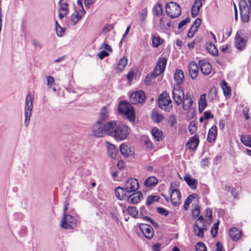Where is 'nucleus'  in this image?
Returning a JSON list of instances; mask_svg holds the SVG:
<instances>
[{
	"label": "nucleus",
	"mask_w": 251,
	"mask_h": 251,
	"mask_svg": "<svg viewBox=\"0 0 251 251\" xmlns=\"http://www.w3.org/2000/svg\"><path fill=\"white\" fill-rule=\"evenodd\" d=\"M111 123L112 128L110 129L109 136L114 137L116 141L126 139L131 131L130 127L115 121H112Z\"/></svg>",
	"instance_id": "nucleus-1"
},
{
	"label": "nucleus",
	"mask_w": 251,
	"mask_h": 251,
	"mask_svg": "<svg viewBox=\"0 0 251 251\" xmlns=\"http://www.w3.org/2000/svg\"><path fill=\"white\" fill-rule=\"evenodd\" d=\"M104 122L98 120L92 127L93 134L97 137H101L104 134L109 136L110 129L112 128V123L111 122L106 124Z\"/></svg>",
	"instance_id": "nucleus-2"
},
{
	"label": "nucleus",
	"mask_w": 251,
	"mask_h": 251,
	"mask_svg": "<svg viewBox=\"0 0 251 251\" xmlns=\"http://www.w3.org/2000/svg\"><path fill=\"white\" fill-rule=\"evenodd\" d=\"M119 112L124 115L130 121L135 120V112L134 108L128 102L125 100L121 101L118 105Z\"/></svg>",
	"instance_id": "nucleus-3"
},
{
	"label": "nucleus",
	"mask_w": 251,
	"mask_h": 251,
	"mask_svg": "<svg viewBox=\"0 0 251 251\" xmlns=\"http://www.w3.org/2000/svg\"><path fill=\"white\" fill-rule=\"evenodd\" d=\"M159 107L167 112H169L172 108V100L169 95L166 91L163 92L158 99Z\"/></svg>",
	"instance_id": "nucleus-4"
},
{
	"label": "nucleus",
	"mask_w": 251,
	"mask_h": 251,
	"mask_svg": "<svg viewBox=\"0 0 251 251\" xmlns=\"http://www.w3.org/2000/svg\"><path fill=\"white\" fill-rule=\"evenodd\" d=\"M165 9L167 14L172 18H177L181 14V7L175 2L170 1L167 3L165 6Z\"/></svg>",
	"instance_id": "nucleus-5"
},
{
	"label": "nucleus",
	"mask_w": 251,
	"mask_h": 251,
	"mask_svg": "<svg viewBox=\"0 0 251 251\" xmlns=\"http://www.w3.org/2000/svg\"><path fill=\"white\" fill-rule=\"evenodd\" d=\"M33 98L30 94H29L27 95L26 99H25V126H27L28 125L30 118L31 114V111L33 109Z\"/></svg>",
	"instance_id": "nucleus-6"
},
{
	"label": "nucleus",
	"mask_w": 251,
	"mask_h": 251,
	"mask_svg": "<svg viewBox=\"0 0 251 251\" xmlns=\"http://www.w3.org/2000/svg\"><path fill=\"white\" fill-rule=\"evenodd\" d=\"M241 21L248 23L250 21L249 7L245 0H241L239 3Z\"/></svg>",
	"instance_id": "nucleus-7"
},
{
	"label": "nucleus",
	"mask_w": 251,
	"mask_h": 251,
	"mask_svg": "<svg viewBox=\"0 0 251 251\" xmlns=\"http://www.w3.org/2000/svg\"><path fill=\"white\" fill-rule=\"evenodd\" d=\"M247 38L244 37L241 31H238L235 35L234 45L236 48L240 50H244L246 47Z\"/></svg>",
	"instance_id": "nucleus-8"
},
{
	"label": "nucleus",
	"mask_w": 251,
	"mask_h": 251,
	"mask_svg": "<svg viewBox=\"0 0 251 251\" xmlns=\"http://www.w3.org/2000/svg\"><path fill=\"white\" fill-rule=\"evenodd\" d=\"M171 192L170 200L174 206H178L181 203V194L180 191L178 189H176L172 184L170 187Z\"/></svg>",
	"instance_id": "nucleus-9"
},
{
	"label": "nucleus",
	"mask_w": 251,
	"mask_h": 251,
	"mask_svg": "<svg viewBox=\"0 0 251 251\" xmlns=\"http://www.w3.org/2000/svg\"><path fill=\"white\" fill-rule=\"evenodd\" d=\"M184 97L183 91L180 88V86L174 85L172 92V97L176 105H179L182 103Z\"/></svg>",
	"instance_id": "nucleus-10"
},
{
	"label": "nucleus",
	"mask_w": 251,
	"mask_h": 251,
	"mask_svg": "<svg viewBox=\"0 0 251 251\" xmlns=\"http://www.w3.org/2000/svg\"><path fill=\"white\" fill-rule=\"evenodd\" d=\"M76 225L75 219L70 214H64L61 226L65 229H73Z\"/></svg>",
	"instance_id": "nucleus-11"
},
{
	"label": "nucleus",
	"mask_w": 251,
	"mask_h": 251,
	"mask_svg": "<svg viewBox=\"0 0 251 251\" xmlns=\"http://www.w3.org/2000/svg\"><path fill=\"white\" fill-rule=\"evenodd\" d=\"M145 94L143 91L140 90L131 93L129 97L130 102L133 104L141 103L145 100Z\"/></svg>",
	"instance_id": "nucleus-12"
},
{
	"label": "nucleus",
	"mask_w": 251,
	"mask_h": 251,
	"mask_svg": "<svg viewBox=\"0 0 251 251\" xmlns=\"http://www.w3.org/2000/svg\"><path fill=\"white\" fill-rule=\"evenodd\" d=\"M125 187L127 189L128 193L136 191L139 187L138 179L135 178L128 179L125 183Z\"/></svg>",
	"instance_id": "nucleus-13"
},
{
	"label": "nucleus",
	"mask_w": 251,
	"mask_h": 251,
	"mask_svg": "<svg viewBox=\"0 0 251 251\" xmlns=\"http://www.w3.org/2000/svg\"><path fill=\"white\" fill-rule=\"evenodd\" d=\"M199 69L204 75H209L212 71V66L209 62L204 59L200 60L198 62Z\"/></svg>",
	"instance_id": "nucleus-14"
},
{
	"label": "nucleus",
	"mask_w": 251,
	"mask_h": 251,
	"mask_svg": "<svg viewBox=\"0 0 251 251\" xmlns=\"http://www.w3.org/2000/svg\"><path fill=\"white\" fill-rule=\"evenodd\" d=\"M167 64V59L165 57H159L158 59L157 64L155 67L153 72L155 74L156 76L159 75L162 73L166 68Z\"/></svg>",
	"instance_id": "nucleus-15"
},
{
	"label": "nucleus",
	"mask_w": 251,
	"mask_h": 251,
	"mask_svg": "<svg viewBox=\"0 0 251 251\" xmlns=\"http://www.w3.org/2000/svg\"><path fill=\"white\" fill-rule=\"evenodd\" d=\"M139 227L146 238L148 239L152 238L154 235V231L151 226L146 224H140Z\"/></svg>",
	"instance_id": "nucleus-16"
},
{
	"label": "nucleus",
	"mask_w": 251,
	"mask_h": 251,
	"mask_svg": "<svg viewBox=\"0 0 251 251\" xmlns=\"http://www.w3.org/2000/svg\"><path fill=\"white\" fill-rule=\"evenodd\" d=\"M199 143V136L195 135L188 140L186 144V147L190 150L195 151L197 149Z\"/></svg>",
	"instance_id": "nucleus-17"
},
{
	"label": "nucleus",
	"mask_w": 251,
	"mask_h": 251,
	"mask_svg": "<svg viewBox=\"0 0 251 251\" xmlns=\"http://www.w3.org/2000/svg\"><path fill=\"white\" fill-rule=\"evenodd\" d=\"M199 65L195 61H191L188 66L189 75L192 79H195L198 75Z\"/></svg>",
	"instance_id": "nucleus-18"
},
{
	"label": "nucleus",
	"mask_w": 251,
	"mask_h": 251,
	"mask_svg": "<svg viewBox=\"0 0 251 251\" xmlns=\"http://www.w3.org/2000/svg\"><path fill=\"white\" fill-rule=\"evenodd\" d=\"M142 199V193L138 191L129 196L127 198V201L128 203L136 204L141 201Z\"/></svg>",
	"instance_id": "nucleus-19"
},
{
	"label": "nucleus",
	"mask_w": 251,
	"mask_h": 251,
	"mask_svg": "<svg viewBox=\"0 0 251 251\" xmlns=\"http://www.w3.org/2000/svg\"><path fill=\"white\" fill-rule=\"evenodd\" d=\"M174 78L176 84L180 86L184 81V75L183 71L181 69L176 70L174 74Z\"/></svg>",
	"instance_id": "nucleus-20"
},
{
	"label": "nucleus",
	"mask_w": 251,
	"mask_h": 251,
	"mask_svg": "<svg viewBox=\"0 0 251 251\" xmlns=\"http://www.w3.org/2000/svg\"><path fill=\"white\" fill-rule=\"evenodd\" d=\"M229 236L234 241H238L242 235V232L236 227H232L229 231Z\"/></svg>",
	"instance_id": "nucleus-21"
},
{
	"label": "nucleus",
	"mask_w": 251,
	"mask_h": 251,
	"mask_svg": "<svg viewBox=\"0 0 251 251\" xmlns=\"http://www.w3.org/2000/svg\"><path fill=\"white\" fill-rule=\"evenodd\" d=\"M184 181L192 190H196L197 188L198 182L197 179L192 177L190 175L187 174L183 177Z\"/></svg>",
	"instance_id": "nucleus-22"
},
{
	"label": "nucleus",
	"mask_w": 251,
	"mask_h": 251,
	"mask_svg": "<svg viewBox=\"0 0 251 251\" xmlns=\"http://www.w3.org/2000/svg\"><path fill=\"white\" fill-rule=\"evenodd\" d=\"M182 103L183 110L187 111L190 108L193 104V101L192 100V95L190 93H188L185 97H184Z\"/></svg>",
	"instance_id": "nucleus-23"
},
{
	"label": "nucleus",
	"mask_w": 251,
	"mask_h": 251,
	"mask_svg": "<svg viewBox=\"0 0 251 251\" xmlns=\"http://www.w3.org/2000/svg\"><path fill=\"white\" fill-rule=\"evenodd\" d=\"M202 5V0H195L191 8V14L193 17H196Z\"/></svg>",
	"instance_id": "nucleus-24"
},
{
	"label": "nucleus",
	"mask_w": 251,
	"mask_h": 251,
	"mask_svg": "<svg viewBox=\"0 0 251 251\" xmlns=\"http://www.w3.org/2000/svg\"><path fill=\"white\" fill-rule=\"evenodd\" d=\"M172 23V20L163 16L160 19L159 26L162 30L169 29L171 26Z\"/></svg>",
	"instance_id": "nucleus-25"
},
{
	"label": "nucleus",
	"mask_w": 251,
	"mask_h": 251,
	"mask_svg": "<svg viewBox=\"0 0 251 251\" xmlns=\"http://www.w3.org/2000/svg\"><path fill=\"white\" fill-rule=\"evenodd\" d=\"M217 135V127L216 126H213L208 130L207 141L209 143L213 142Z\"/></svg>",
	"instance_id": "nucleus-26"
},
{
	"label": "nucleus",
	"mask_w": 251,
	"mask_h": 251,
	"mask_svg": "<svg viewBox=\"0 0 251 251\" xmlns=\"http://www.w3.org/2000/svg\"><path fill=\"white\" fill-rule=\"evenodd\" d=\"M127 193L128 191L125 187L123 188L118 186L115 189L116 197L120 201L124 200L126 197Z\"/></svg>",
	"instance_id": "nucleus-27"
},
{
	"label": "nucleus",
	"mask_w": 251,
	"mask_h": 251,
	"mask_svg": "<svg viewBox=\"0 0 251 251\" xmlns=\"http://www.w3.org/2000/svg\"><path fill=\"white\" fill-rule=\"evenodd\" d=\"M85 13V11L83 8L80 10L79 11H75L71 16V20L74 24H76L81 19L82 16Z\"/></svg>",
	"instance_id": "nucleus-28"
},
{
	"label": "nucleus",
	"mask_w": 251,
	"mask_h": 251,
	"mask_svg": "<svg viewBox=\"0 0 251 251\" xmlns=\"http://www.w3.org/2000/svg\"><path fill=\"white\" fill-rule=\"evenodd\" d=\"M121 154L125 157H128L132 154L131 148L126 144H122L120 147Z\"/></svg>",
	"instance_id": "nucleus-29"
},
{
	"label": "nucleus",
	"mask_w": 251,
	"mask_h": 251,
	"mask_svg": "<svg viewBox=\"0 0 251 251\" xmlns=\"http://www.w3.org/2000/svg\"><path fill=\"white\" fill-rule=\"evenodd\" d=\"M59 5V16L60 19H62L65 16H66L69 12L68 4L66 2L63 3H58Z\"/></svg>",
	"instance_id": "nucleus-30"
},
{
	"label": "nucleus",
	"mask_w": 251,
	"mask_h": 251,
	"mask_svg": "<svg viewBox=\"0 0 251 251\" xmlns=\"http://www.w3.org/2000/svg\"><path fill=\"white\" fill-rule=\"evenodd\" d=\"M206 98L205 94H203L200 96L199 100V110L200 113H201L207 105Z\"/></svg>",
	"instance_id": "nucleus-31"
},
{
	"label": "nucleus",
	"mask_w": 251,
	"mask_h": 251,
	"mask_svg": "<svg viewBox=\"0 0 251 251\" xmlns=\"http://www.w3.org/2000/svg\"><path fill=\"white\" fill-rule=\"evenodd\" d=\"M151 133L156 141H160L162 140L163 132L157 127H153L151 129Z\"/></svg>",
	"instance_id": "nucleus-32"
},
{
	"label": "nucleus",
	"mask_w": 251,
	"mask_h": 251,
	"mask_svg": "<svg viewBox=\"0 0 251 251\" xmlns=\"http://www.w3.org/2000/svg\"><path fill=\"white\" fill-rule=\"evenodd\" d=\"M127 64V58L126 56H124L121 58L118 62L116 70L118 72L121 73L125 69Z\"/></svg>",
	"instance_id": "nucleus-33"
},
{
	"label": "nucleus",
	"mask_w": 251,
	"mask_h": 251,
	"mask_svg": "<svg viewBox=\"0 0 251 251\" xmlns=\"http://www.w3.org/2000/svg\"><path fill=\"white\" fill-rule=\"evenodd\" d=\"M158 182V179L155 176H149L145 181L144 185L147 187H151L156 185Z\"/></svg>",
	"instance_id": "nucleus-34"
},
{
	"label": "nucleus",
	"mask_w": 251,
	"mask_h": 251,
	"mask_svg": "<svg viewBox=\"0 0 251 251\" xmlns=\"http://www.w3.org/2000/svg\"><path fill=\"white\" fill-rule=\"evenodd\" d=\"M163 6L159 3L155 4L152 8V13L154 15L159 17L163 14Z\"/></svg>",
	"instance_id": "nucleus-35"
},
{
	"label": "nucleus",
	"mask_w": 251,
	"mask_h": 251,
	"mask_svg": "<svg viewBox=\"0 0 251 251\" xmlns=\"http://www.w3.org/2000/svg\"><path fill=\"white\" fill-rule=\"evenodd\" d=\"M240 141L245 146L251 148V135H241Z\"/></svg>",
	"instance_id": "nucleus-36"
},
{
	"label": "nucleus",
	"mask_w": 251,
	"mask_h": 251,
	"mask_svg": "<svg viewBox=\"0 0 251 251\" xmlns=\"http://www.w3.org/2000/svg\"><path fill=\"white\" fill-rule=\"evenodd\" d=\"M107 152L108 155L113 158H115L117 156V150L115 145L109 144L107 146Z\"/></svg>",
	"instance_id": "nucleus-37"
},
{
	"label": "nucleus",
	"mask_w": 251,
	"mask_h": 251,
	"mask_svg": "<svg viewBox=\"0 0 251 251\" xmlns=\"http://www.w3.org/2000/svg\"><path fill=\"white\" fill-rule=\"evenodd\" d=\"M193 228L195 235L200 238L203 237L204 230L206 227H204V226H194Z\"/></svg>",
	"instance_id": "nucleus-38"
},
{
	"label": "nucleus",
	"mask_w": 251,
	"mask_h": 251,
	"mask_svg": "<svg viewBox=\"0 0 251 251\" xmlns=\"http://www.w3.org/2000/svg\"><path fill=\"white\" fill-rule=\"evenodd\" d=\"M151 41L152 46L154 48H157L163 43L164 40L159 35H155L152 36Z\"/></svg>",
	"instance_id": "nucleus-39"
},
{
	"label": "nucleus",
	"mask_w": 251,
	"mask_h": 251,
	"mask_svg": "<svg viewBox=\"0 0 251 251\" xmlns=\"http://www.w3.org/2000/svg\"><path fill=\"white\" fill-rule=\"evenodd\" d=\"M151 118L152 121L156 123H159L161 122L164 117L162 114H159L156 111H153L151 115Z\"/></svg>",
	"instance_id": "nucleus-40"
},
{
	"label": "nucleus",
	"mask_w": 251,
	"mask_h": 251,
	"mask_svg": "<svg viewBox=\"0 0 251 251\" xmlns=\"http://www.w3.org/2000/svg\"><path fill=\"white\" fill-rule=\"evenodd\" d=\"M221 87L223 89L224 95L226 97L229 96L231 94L230 87L227 86V84L226 81L223 80L221 83Z\"/></svg>",
	"instance_id": "nucleus-41"
},
{
	"label": "nucleus",
	"mask_w": 251,
	"mask_h": 251,
	"mask_svg": "<svg viewBox=\"0 0 251 251\" xmlns=\"http://www.w3.org/2000/svg\"><path fill=\"white\" fill-rule=\"evenodd\" d=\"M208 52L211 55L216 56L218 55V50L216 47L212 44H209L206 48Z\"/></svg>",
	"instance_id": "nucleus-42"
},
{
	"label": "nucleus",
	"mask_w": 251,
	"mask_h": 251,
	"mask_svg": "<svg viewBox=\"0 0 251 251\" xmlns=\"http://www.w3.org/2000/svg\"><path fill=\"white\" fill-rule=\"evenodd\" d=\"M108 118V112L107 108L106 107H103L100 112V118L99 121H101L104 122Z\"/></svg>",
	"instance_id": "nucleus-43"
},
{
	"label": "nucleus",
	"mask_w": 251,
	"mask_h": 251,
	"mask_svg": "<svg viewBox=\"0 0 251 251\" xmlns=\"http://www.w3.org/2000/svg\"><path fill=\"white\" fill-rule=\"evenodd\" d=\"M197 195L195 194H193L192 195H189L188 198L185 201L183 207L185 210H187L190 203L192 202V200L195 199Z\"/></svg>",
	"instance_id": "nucleus-44"
},
{
	"label": "nucleus",
	"mask_w": 251,
	"mask_h": 251,
	"mask_svg": "<svg viewBox=\"0 0 251 251\" xmlns=\"http://www.w3.org/2000/svg\"><path fill=\"white\" fill-rule=\"evenodd\" d=\"M157 76H156L155 74L152 71L151 74H148L145 78V83L147 85H150L152 80L154 79Z\"/></svg>",
	"instance_id": "nucleus-45"
},
{
	"label": "nucleus",
	"mask_w": 251,
	"mask_h": 251,
	"mask_svg": "<svg viewBox=\"0 0 251 251\" xmlns=\"http://www.w3.org/2000/svg\"><path fill=\"white\" fill-rule=\"evenodd\" d=\"M159 197L158 196H149L147 197L146 204L147 205H149L154 202H157L159 201Z\"/></svg>",
	"instance_id": "nucleus-46"
},
{
	"label": "nucleus",
	"mask_w": 251,
	"mask_h": 251,
	"mask_svg": "<svg viewBox=\"0 0 251 251\" xmlns=\"http://www.w3.org/2000/svg\"><path fill=\"white\" fill-rule=\"evenodd\" d=\"M128 213L133 217H138V211L136 207L134 206H129L127 208Z\"/></svg>",
	"instance_id": "nucleus-47"
},
{
	"label": "nucleus",
	"mask_w": 251,
	"mask_h": 251,
	"mask_svg": "<svg viewBox=\"0 0 251 251\" xmlns=\"http://www.w3.org/2000/svg\"><path fill=\"white\" fill-rule=\"evenodd\" d=\"M200 209L198 204H196L193 209H192V216L193 218H197L200 216Z\"/></svg>",
	"instance_id": "nucleus-48"
},
{
	"label": "nucleus",
	"mask_w": 251,
	"mask_h": 251,
	"mask_svg": "<svg viewBox=\"0 0 251 251\" xmlns=\"http://www.w3.org/2000/svg\"><path fill=\"white\" fill-rule=\"evenodd\" d=\"M189 131L191 135L194 134L197 130V126L194 121H191L189 126Z\"/></svg>",
	"instance_id": "nucleus-49"
},
{
	"label": "nucleus",
	"mask_w": 251,
	"mask_h": 251,
	"mask_svg": "<svg viewBox=\"0 0 251 251\" xmlns=\"http://www.w3.org/2000/svg\"><path fill=\"white\" fill-rule=\"evenodd\" d=\"M194 226H203L204 227H206V224L204 218L201 215L199 216Z\"/></svg>",
	"instance_id": "nucleus-50"
},
{
	"label": "nucleus",
	"mask_w": 251,
	"mask_h": 251,
	"mask_svg": "<svg viewBox=\"0 0 251 251\" xmlns=\"http://www.w3.org/2000/svg\"><path fill=\"white\" fill-rule=\"evenodd\" d=\"M196 251H207V248L204 243L201 242L197 243L195 245Z\"/></svg>",
	"instance_id": "nucleus-51"
},
{
	"label": "nucleus",
	"mask_w": 251,
	"mask_h": 251,
	"mask_svg": "<svg viewBox=\"0 0 251 251\" xmlns=\"http://www.w3.org/2000/svg\"><path fill=\"white\" fill-rule=\"evenodd\" d=\"M219 222H217L213 225V227L211 228L210 232L213 237H215L218 233V230L219 228Z\"/></svg>",
	"instance_id": "nucleus-52"
},
{
	"label": "nucleus",
	"mask_w": 251,
	"mask_h": 251,
	"mask_svg": "<svg viewBox=\"0 0 251 251\" xmlns=\"http://www.w3.org/2000/svg\"><path fill=\"white\" fill-rule=\"evenodd\" d=\"M148 14V11L146 8L143 9L140 14L139 17V21L141 22H143L145 19L146 18Z\"/></svg>",
	"instance_id": "nucleus-53"
},
{
	"label": "nucleus",
	"mask_w": 251,
	"mask_h": 251,
	"mask_svg": "<svg viewBox=\"0 0 251 251\" xmlns=\"http://www.w3.org/2000/svg\"><path fill=\"white\" fill-rule=\"evenodd\" d=\"M145 145L146 148L149 151H151L153 149V147H154L153 144L152 143V142L151 141V140L149 139V138H147L145 141Z\"/></svg>",
	"instance_id": "nucleus-54"
},
{
	"label": "nucleus",
	"mask_w": 251,
	"mask_h": 251,
	"mask_svg": "<svg viewBox=\"0 0 251 251\" xmlns=\"http://www.w3.org/2000/svg\"><path fill=\"white\" fill-rule=\"evenodd\" d=\"M55 25H56V31L57 35L58 36L61 37L62 36V35L64 33L63 28L59 25L58 24V23L57 21L56 22Z\"/></svg>",
	"instance_id": "nucleus-55"
},
{
	"label": "nucleus",
	"mask_w": 251,
	"mask_h": 251,
	"mask_svg": "<svg viewBox=\"0 0 251 251\" xmlns=\"http://www.w3.org/2000/svg\"><path fill=\"white\" fill-rule=\"evenodd\" d=\"M221 50L223 52H226L228 53H230L231 52L232 50L231 49L230 45L227 44L226 46H223L221 48Z\"/></svg>",
	"instance_id": "nucleus-56"
},
{
	"label": "nucleus",
	"mask_w": 251,
	"mask_h": 251,
	"mask_svg": "<svg viewBox=\"0 0 251 251\" xmlns=\"http://www.w3.org/2000/svg\"><path fill=\"white\" fill-rule=\"evenodd\" d=\"M47 85L49 87H51L55 84L54 78L51 76H48L47 77Z\"/></svg>",
	"instance_id": "nucleus-57"
},
{
	"label": "nucleus",
	"mask_w": 251,
	"mask_h": 251,
	"mask_svg": "<svg viewBox=\"0 0 251 251\" xmlns=\"http://www.w3.org/2000/svg\"><path fill=\"white\" fill-rule=\"evenodd\" d=\"M157 211L158 213L164 215L165 216L169 214V212L165 208L162 207H158L157 209Z\"/></svg>",
	"instance_id": "nucleus-58"
},
{
	"label": "nucleus",
	"mask_w": 251,
	"mask_h": 251,
	"mask_svg": "<svg viewBox=\"0 0 251 251\" xmlns=\"http://www.w3.org/2000/svg\"><path fill=\"white\" fill-rule=\"evenodd\" d=\"M99 57L100 59H103L105 57H107L109 55V53L105 50H102L98 54Z\"/></svg>",
	"instance_id": "nucleus-59"
},
{
	"label": "nucleus",
	"mask_w": 251,
	"mask_h": 251,
	"mask_svg": "<svg viewBox=\"0 0 251 251\" xmlns=\"http://www.w3.org/2000/svg\"><path fill=\"white\" fill-rule=\"evenodd\" d=\"M169 123L171 126H173L176 123V119L175 116L172 115L169 117Z\"/></svg>",
	"instance_id": "nucleus-60"
},
{
	"label": "nucleus",
	"mask_w": 251,
	"mask_h": 251,
	"mask_svg": "<svg viewBox=\"0 0 251 251\" xmlns=\"http://www.w3.org/2000/svg\"><path fill=\"white\" fill-rule=\"evenodd\" d=\"M201 19L197 18L196 19L194 23L191 26L192 27H193L194 28H195V30H197V29L198 28V27H199V26L201 25Z\"/></svg>",
	"instance_id": "nucleus-61"
},
{
	"label": "nucleus",
	"mask_w": 251,
	"mask_h": 251,
	"mask_svg": "<svg viewBox=\"0 0 251 251\" xmlns=\"http://www.w3.org/2000/svg\"><path fill=\"white\" fill-rule=\"evenodd\" d=\"M100 48L107 50L109 52L112 51V48L107 43H103L101 44Z\"/></svg>",
	"instance_id": "nucleus-62"
},
{
	"label": "nucleus",
	"mask_w": 251,
	"mask_h": 251,
	"mask_svg": "<svg viewBox=\"0 0 251 251\" xmlns=\"http://www.w3.org/2000/svg\"><path fill=\"white\" fill-rule=\"evenodd\" d=\"M190 19L189 18H187L186 19L181 21L178 25V28L180 29L182 27H183L185 25H186L187 23L189 22Z\"/></svg>",
	"instance_id": "nucleus-63"
},
{
	"label": "nucleus",
	"mask_w": 251,
	"mask_h": 251,
	"mask_svg": "<svg viewBox=\"0 0 251 251\" xmlns=\"http://www.w3.org/2000/svg\"><path fill=\"white\" fill-rule=\"evenodd\" d=\"M134 75V71L131 70L128 72L127 74L126 78L129 82H131Z\"/></svg>",
	"instance_id": "nucleus-64"
}]
</instances>
